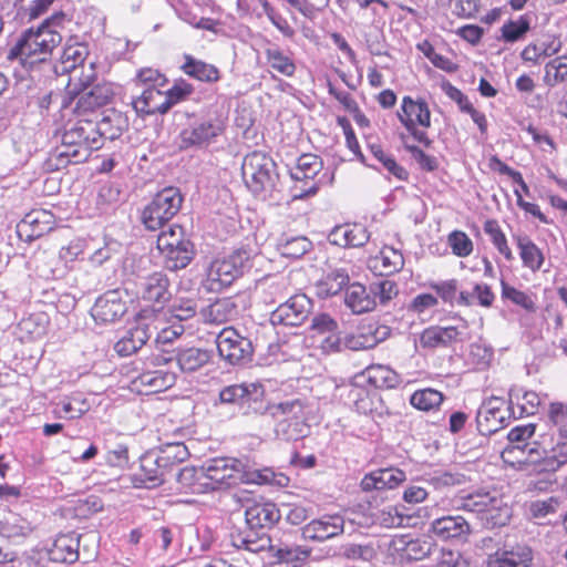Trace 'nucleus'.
Listing matches in <instances>:
<instances>
[{
  "label": "nucleus",
  "mask_w": 567,
  "mask_h": 567,
  "mask_svg": "<svg viewBox=\"0 0 567 567\" xmlns=\"http://www.w3.org/2000/svg\"><path fill=\"white\" fill-rule=\"evenodd\" d=\"M81 537L75 533L59 535L49 551L50 558L59 563H74L79 559Z\"/></svg>",
  "instance_id": "nucleus-34"
},
{
  "label": "nucleus",
  "mask_w": 567,
  "mask_h": 567,
  "mask_svg": "<svg viewBox=\"0 0 567 567\" xmlns=\"http://www.w3.org/2000/svg\"><path fill=\"white\" fill-rule=\"evenodd\" d=\"M187 240L184 229L178 225H172L167 230L161 231L157 236V248L163 252Z\"/></svg>",
  "instance_id": "nucleus-51"
},
{
  "label": "nucleus",
  "mask_w": 567,
  "mask_h": 567,
  "mask_svg": "<svg viewBox=\"0 0 567 567\" xmlns=\"http://www.w3.org/2000/svg\"><path fill=\"white\" fill-rule=\"evenodd\" d=\"M311 241L305 236L287 237L280 243L281 255L289 258H300L311 248Z\"/></svg>",
  "instance_id": "nucleus-49"
},
{
  "label": "nucleus",
  "mask_w": 567,
  "mask_h": 567,
  "mask_svg": "<svg viewBox=\"0 0 567 567\" xmlns=\"http://www.w3.org/2000/svg\"><path fill=\"white\" fill-rule=\"evenodd\" d=\"M93 126L95 127V131L99 134V136H96V140L100 147H102L104 140L113 141L121 134V127L114 126L112 124L111 117L109 116L103 117L99 122L93 121Z\"/></svg>",
  "instance_id": "nucleus-62"
},
{
  "label": "nucleus",
  "mask_w": 567,
  "mask_h": 567,
  "mask_svg": "<svg viewBox=\"0 0 567 567\" xmlns=\"http://www.w3.org/2000/svg\"><path fill=\"white\" fill-rule=\"evenodd\" d=\"M158 455L159 460H162V464H165L172 473L173 465L186 461L189 456V452L185 444L175 443L167 445Z\"/></svg>",
  "instance_id": "nucleus-53"
},
{
  "label": "nucleus",
  "mask_w": 567,
  "mask_h": 567,
  "mask_svg": "<svg viewBox=\"0 0 567 567\" xmlns=\"http://www.w3.org/2000/svg\"><path fill=\"white\" fill-rule=\"evenodd\" d=\"M267 64L284 76L291 78L297 66L293 60L286 55L277 44H270L264 50Z\"/></svg>",
  "instance_id": "nucleus-41"
},
{
  "label": "nucleus",
  "mask_w": 567,
  "mask_h": 567,
  "mask_svg": "<svg viewBox=\"0 0 567 567\" xmlns=\"http://www.w3.org/2000/svg\"><path fill=\"white\" fill-rule=\"evenodd\" d=\"M311 308L312 302L306 295H295L270 313V322L274 326H300L309 317Z\"/></svg>",
  "instance_id": "nucleus-15"
},
{
  "label": "nucleus",
  "mask_w": 567,
  "mask_h": 567,
  "mask_svg": "<svg viewBox=\"0 0 567 567\" xmlns=\"http://www.w3.org/2000/svg\"><path fill=\"white\" fill-rule=\"evenodd\" d=\"M225 128V120L219 116L195 120L179 132L178 146L182 150L206 148L224 134Z\"/></svg>",
  "instance_id": "nucleus-10"
},
{
  "label": "nucleus",
  "mask_w": 567,
  "mask_h": 567,
  "mask_svg": "<svg viewBox=\"0 0 567 567\" xmlns=\"http://www.w3.org/2000/svg\"><path fill=\"white\" fill-rule=\"evenodd\" d=\"M141 384L148 386L152 391L158 392L172 385L174 378L162 371H147L138 377Z\"/></svg>",
  "instance_id": "nucleus-54"
},
{
  "label": "nucleus",
  "mask_w": 567,
  "mask_h": 567,
  "mask_svg": "<svg viewBox=\"0 0 567 567\" xmlns=\"http://www.w3.org/2000/svg\"><path fill=\"white\" fill-rule=\"evenodd\" d=\"M348 400L353 403L359 413L368 414L372 411V402L369 392L361 386H351L348 393Z\"/></svg>",
  "instance_id": "nucleus-61"
},
{
  "label": "nucleus",
  "mask_w": 567,
  "mask_h": 567,
  "mask_svg": "<svg viewBox=\"0 0 567 567\" xmlns=\"http://www.w3.org/2000/svg\"><path fill=\"white\" fill-rule=\"evenodd\" d=\"M251 254L246 248H239L231 254L214 259L206 272L204 287L207 291L218 292L229 287L251 268Z\"/></svg>",
  "instance_id": "nucleus-5"
},
{
  "label": "nucleus",
  "mask_w": 567,
  "mask_h": 567,
  "mask_svg": "<svg viewBox=\"0 0 567 567\" xmlns=\"http://www.w3.org/2000/svg\"><path fill=\"white\" fill-rule=\"evenodd\" d=\"M548 420L557 429L559 439L558 441L565 442L566 437V425H567V412L563 403H551L548 411Z\"/></svg>",
  "instance_id": "nucleus-59"
},
{
  "label": "nucleus",
  "mask_w": 567,
  "mask_h": 567,
  "mask_svg": "<svg viewBox=\"0 0 567 567\" xmlns=\"http://www.w3.org/2000/svg\"><path fill=\"white\" fill-rule=\"evenodd\" d=\"M132 105L140 115L165 114L168 112V103L165 102L164 91L154 85L145 86L141 94L132 100Z\"/></svg>",
  "instance_id": "nucleus-30"
},
{
  "label": "nucleus",
  "mask_w": 567,
  "mask_h": 567,
  "mask_svg": "<svg viewBox=\"0 0 567 567\" xmlns=\"http://www.w3.org/2000/svg\"><path fill=\"white\" fill-rule=\"evenodd\" d=\"M432 530L442 539H450L467 534L470 525L462 516H444L432 523Z\"/></svg>",
  "instance_id": "nucleus-37"
},
{
  "label": "nucleus",
  "mask_w": 567,
  "mask_h": 567,
  "mask_svg": "<svg viewBox=\"0 0 567 567\" xmlns=\"http://www.w3.org/2000/svg\"><path fill=\"white\" fill-rule=\"evenodd\" d=\"M343 554L349 559L364 561H371L377 556V551L371 544H349L344 546Z\"/></svg>",
  "instance_id": "nucleus-63"
},
{
  "label": "nucleus",
  "mask_w": 567,
  "mask_h": 567,
  "mask_svg": "<svg viewBox=\"0 0 567 567\" xmlns=\"http://www.w3.org/2000/svg\"><path fill=\"white\" fill-rule=\"evenodd\" d=\"M114 95V90L110 83H96L87 90L74 96L73 112L81 115L107 104Z\"/></svg>",
  "instance_id": "nucleus-24"
},
{
  "label": "nucleus",
  "mask_w": 567,
  "mask_h": 567,
  "mask_svg": "<svg viewBox=\"0 0 567 567\" xmlns=\"http://www.w3.org/2000/svg\"><path fill=\"white\" fill-rule=\"evenodd\" d=\"M533 560V551L526 545H516L511 549H498L487 556L486 567H529Z\"/></svg>",
  "instance_id": "nucleus-27"
},
{
  "label": "nucleus",
  "mask_w": 567,
  "mask_h": 567,
  "mask_svg": "<svg viewBox=\"0 0 567 567\" xmlns=\"http://www.w3.org/2000/svg\"><path fill=\"white\" fill-rule=\"evenodd\" d=\"M517 245L524 266L532 270L539 269L543 264V255L536 245L527 237H519Z\"/></svg>",
  "instance_id": "nucleus-48"
},
{
  "label": "nucleus",
  "mask_w": 567,
  "mask_h": 567,
  "mask_svg": "<svg viewBox=\"0 0 567 567\" xmlns=\"http://www.w3.org/2000/svg\"><path fill=\"white\" fill-rule=\"evenodd\" d=\"M182 69L187 75L199 81L215 82L219 79V71L215 65L196 60L190 55L185 56Z\"/></svg>",
  "instance_id": "nucleus-43"
},
{
  "label": "nucleus",
  "mask_w": 567,
  "mask_h": 567,
  "mask_svg": "<svg viewBox=\"0 0 567 567\" xmlns=\"http://www.w3.org/2000/svg\"><path fill=\"white\" fill-rule=\"evenodd\" d=\"M167 269L176 271L186 268L194 259L195 249L190 240L179 244L162 252Z\"/></svg>",
  "instance_id": "nucleus-38"
},
{
  "label": "nucleus",
  "mask_w": 567,
  "mask_h": 567,
  "mask_svg": "<svg viewBox=\"0 0 567 567\" xmlns=\"http://www.w3.org/2000/svg\"><path fill=\"white\" fill-rule=\"evenodd\" d=\"M431 288L440 296V298L450 305L454 302L458 306H472L470 292L460 291L457 288V280L451 279L441 282L431 284Z\"/></svg>",
  "instance_id": "nucleus-40"
},
{
  "label": "nucleus",
  "mask_w": 567,
  "mask_h": 567,
  "mask_svg": "<svg viewBox=\"0 0 567 567\" xmlns=\"http://www.w3.org/2000/svg\"><path fill=\"white\" fill-rule=\"evenodd\" d=\"M174 476L183 488H187L192 493H203L207 491L204 484L205 475L202 473V466H185L179 468Z\"/></svg>",
  "instance_id": "nucleus-44"
},
{
  "label": "nucleus",
  "mask_w": 567,
  "mask_h": 567,
  "mask_svg": "<svg viewBox=\"0 0 567 567\" xmlns=\"http://www.w3.org/2000/svg\"><path fill=\"white\" fill-rule=\"evenodd\" d=\"M406 480L404 471L398 467H385L365 474L360 486L364 492L393 489Z\"/></svg>",
  "instance_id": "nucleus-26"
},
{
  "label": "nucleus",
  "mask_w": 567,
  "mask_h": 567,
  "mask_svg": "<svg viewBox=\"0 0 567 567\" xmlns=\"http://www.w3.org/2000/svg\"><path fill=\"white\" fill-rule=\"evenodd\" d=\"M373 298L370 288L360 282H353L346 290L344 305L352 313L362 315L375 308L377 301Z\"/></svg>",
  "instance_id": "nucleus-33"
},
{
  "label": "nucleus",
  "mask_w": 567,
  "mask_h": 567,
  "mask_svg": "<svg viewBox=\"0 0 567 567\" xmlns=\"http://www.w3.org/2000/svg\"><path fill=\"white\" fill-rule=\"evenodd\" d=\"M69 81L65 86V94L61 101V107L68 109L73 104L74 96L83 90L95 85L97 74L94 62H90L69 72Z\"/></svg>",
  "instance_id": "nucleus-23"
},
{
  "label": "nucleus",
  "mask_w": 567,
  "mask_h": 567,
  "mask_svg": "<svg viewBox=\"0 0 567 567\" xmlns=\"http://www.w3.org/2000/svg\"><path fill=\"white\" fill-rule=\"evenodd\" d=\"M443 399L444 396L440 391L425 388L415 391L410 398V403L417 410L432 411L442 404Z\"/></svg>",
  "instance_id": "nucleus-45"
},
{
  "label": "nucleus",
  "mask_w": 567,
  "mask_h": 567,
  "mask_svg": "<svg viewBox=\"0 0 567 567\" xmlns=\"http://www.w3.org/2000/svg\"><path fill=\"white\" fill-rule=\"evenodd\" d=\"M205 475V488L208 491L227 488L239 483L277 484L284 486L288 477L276 474L270 468L251 470L244 460L234 457H216L202 465Z\"/></svg>",
  "instance_id": "nucleus-2"
},
{
  "label": "nucleus",
  "mask_w": 567,
  "mask_h": 567,
  "mask_svg": "<svg viewBox=\"0 0 567 567\" xmlns=\"http://www.w3.org/2000/svg\"><path fill=\"white\" fill-rule=\"evenodd\" d=\"M433 546L431 538L399 535L385 545L382 563L384 567H404L430 556Z\"/></svg>",
  "instance_id": "nucleus-7"
},
{
  "label": "nucleus",
  "mask_w": 567,
  "mask_h": 567,
  "mask_svg": "<svg viewBox=\"0 0 567 567\" xmlns=\"http://www.w3.org/2000/svg\"><path fill=\"white\" fill-rule=\"evenodd\" d=\"M530 29V18L527 14L520 16L517 20H509L503 24L501 32L505 42L514 43L524 38Z\"/></svg>",
  "instance_id": "nucleus-47"
},
{
  "label": "nucleus",
  "mask_w": 567,
  "mask_h": 567,
  "mask_svg": "<svg viewBox=\"0 0 567 567\" xmlns=\"http://www.w3.org/2000/svg\"><path fill=\"white\" fill-rule=\"evenodd\" d=\"M322 163L313 154H302L293 168L290 169V176L298 182L313 179L321 171Z\"/></svg>",
  "instance_id": "nucleus-42"
},
{
  "label": "nucleus",
  "mask_w": 567,
  "mask_h": 567,
  "mask_svg": "<svg viewBox=\"0 0 567 567\" xmlns=\"http://www.w3.org/2000/svg\"><path fill=\"white\" fill-rule=\"evenodd\" d=\"M398 117L413 138L424 146L429 147L432 141L423 130H417L416 126L427 128L431 126V112L427 103L423 100H413L411 96L402 99Z\"/></svg>",
  "instance_id": "nucleus-12"
},
{
  "label": "nucleus",
  "mask_w": 567,
  "mask_h": 567,
  "mask_svg": "<svg viewBox=\"0 0 567 567\" xmlns=\"http://www.w3.org/2000/svg\"><path fill=\"white\" fill-rule=\"evenodd\" d=\"M447 243L457 257H467L473 251V243L464 231H452L447 237Z\"/></svg>",
  "instance_id": "nucleus-56"
},
{
  "label": "nucleus",
  "mask_w": 567,
  "mask_h": 567,
  "mask_svg": "<svg viewBox=\"0 0 567 567\" xmlns=\"http://www.w3.org/2000/svg\"><path fill=\"white\" fill-rule=\"evenodd\" d=\"M96 136L99 134L92 120H79L65 128L62 134L61 145L49 154L45 168L55 172L65 168L70 164L85 162L92 151L99 150Z\"/></svg>",
  "instance_id": "nucleus-3"
},
{
  "label": "nucleus",
  "mask_w": 567,
  "mask_h": 567,
  "mask_svg": "<svg viewBox=\"0 0 567 567\" xmlns=\"http://www.w3.org/2000/svg\"><path fill=\"white\" fill-rule=\"evenodd\" d=\"M467 322L460 318L453 326L426 328L420 337V344L423 348L435 349L449 347L454 342L463 341L467 334Z\"/></svg>",
  "instance_id": "nucleus-17"
},
{
  "label": "nucleus",
  "mask_w": 567,
  "mask_h": 567,
  "mask_svg": "<svg viewBox=\"0 0 567 567\" xmlns=\"http://www.w3.org/2000/svg\"><path fill=\"white\" fill-rule=\"evenodd\" d=\"M59 412L68 419H76L89 411L90 405L85 399L80 395H74L69 400L59 403Z\"/></svg>",
  "instance_id": "nucleus-55"
},
{
  "label": "nucleus",
  "mask_w": 567,
  "mask_h": 567,
  "mask_svg": "<svg viewBox=\"0 0 567 567\" xmlns=\"http://www.w3.org/2000/svg\"><path fill=\"white\" fill-rule=\"evenodd\" d=\"M265 395L264 386L258 382H244L225 386L219 392V402L221 404H234L240 409L250 408L252 404L260 403Z\"/></svg>",
  "instance_id": "nucleus-20"
},
{
  "label": "nucleus",
  "mask_w": 567,
  "mask_h": 567,
  "mask_svg": "<svg viewBox=\"0 0 567 567\" xmlns=\"http://www.w3.org/2000/svg\"><path fill=\"white\" fill-rule=\"evenodd\" d=\"M344 520L338 515H324L312 519L301 528L302 538L311 542H324L343 533Z\"/></svg>",
  "instance_id": "nucleus-22"
},
{
  "label": "nucleus",
  "mask_w": 567,
  "mask_h": 567,
  "mask_svg": "<svg viewBox=\"0 0 567 567\" xmlns=\"http://www.w3.org/2000/svg\"><path fill=\"white\" fill-rule=\"evenodd\" d=\"M127 311L122 291L109 290L100 296L91 309V315L97 323H113Z\"/></svg>",
  "instance_id": "nucleus-19"
},
{
  "label": "nucleus",
  "mask_w": 567,
  "mask_h": 567,
  "mask_svg": "<svg viewBox=\"0 0 567 567\" xmlns=\"http://www.w3.org/2000/svg\"><path fill=\"white\" fill-rule=\"evenodd\" d=\"M308 403L305 399L292 398L270 406V413L276 420L275 433L284 441H298L309 432L307 423Z\"/></svg>",
  "instance_id": "nucleus-4"
},
{
  "label": "nucleus",
  "mask_w": 567,
  "mask_h": 567,
  "mask_svg": "<svg viewBox=\"0 0 567 567\" xmlns=\"http://www.w3.org/2000/svg\"><path fill=\"white\" fill-rule=\"evenodd\" d=\"M511 408L503 398L491 396L483 401L476 414L477 429L483 435H491L507 425Z\"/></svg>",
  "instance_id": "nucleus-14"
},
{
  "label": "nucleus",
  "mask_w": 567,
  "mask_h": 567,
  "mask_svg": "<svg viewBox=\"0 0 567 567\" xmlns=\"http://www.w3.org/2000/svg\"><path fill=\"white\" fill-rule=\"evenodd\" d=\"M184 197L177 187L168 186L157 192L142 210V224L148 230L161 229L182 208Z\"/></svg>",
  "instance_id": "nucleus-8"
},
{
  "label": "nucleus",
  "mask_w": 567,
  "mask_h": 567,
  "mask_svg": "<svg viewBox=\"0 0 567 567\" xmlns=\"http://www.w3.org/2000/svg\"><path fill=\"white\" fill-rule=\"evenodd\" d=\"M171 281L166 274L155 271L142 277L137 284V295L157 309H162L172 298Z\"/></svg>",
  "instance_id": "nucleus-16"
},
{
  "label": "nucleus",
  "mask_w": 567,
  "mask_h": 567,
  "mask_svg": "<svg viewBox=\"0 0 567 567\" xmlns=\"http://www.w3.org/2000/svg\"><path fill=\"white\" fill-rule=\"evenodd\" d=\"M237 313L238 310L235 301L231 298H221L209 305L204 316L206 322L221 324L234 319Z\"/></svg>",
  "instance_id": "nucleus-39"
},
{
  "label": "nucleus",
  "mask_w": 567,
  "mask_h": 567,
  "mask_svg": "<svg viewBox=\"0 0 567 567\" xmlns=\"http://www.w3.org/2000/svg\"><path fill=\"white\" fill-rule=\"evenodd\" d=\"M330 244L340 247H363L370 239V233L361 224L336 226L329 234Z\"/></svg>",
  "instance_id": "nucleus-29"
},
{
  "label": "nucleus",
  "mask_w": 567,
  "mask_h": 567,
  "mask_svg": "<svg viewBox=\"0 0 567 567\" xmlns=\"http://www.w3.org/2000/svg\"><path fill=\"white\" fill-rule=\"evenodd\" d=\"M231 544L236 548H244L251 553L275 549L268 530L262 528H250L246 525L244 530H238L230 535Z\"/></svg>",
  "instance_id": "nucleus-28"
},
{
  "label": "nucleus",
  "mask_w": 567,
  "mask_h": 567,
  "mask_svg": "<svg viewBox=\"0 0 567 567\" xmlns=\"http://www.w3.org/2000/svg\"><path fill=\"white\" fill-rule=\"evenodd\" d=\"M391 329L388 326L371 322L361 326L357 332L342 338L343 349L352 351L374 348L390 336Z\"/></svg>",
  "instance_id": "nucleus-21"
},
{
  "label": "nucleus",
  "mask_w": 567,
  "mask_h": 567,
  "mask_svg": "<svg viewBox=\"0 0 567 567\" xmlns=\"http://www.w3.org/2000/svg\"><path fill=\"white\" fill-rule=\"evenodd\" d=\"M241 172L247 187L256 195L272 189L278 177L274 159L259 151L245 156Z\"/></svg>",
  "instance_id": "nucleus-9"
},
{
  "label": "nucleus",
  "mask_w": 567,
  "mask_h": 567,
  "mask_svg": "<svg viewBox=\"0 0 567 567\" xmlns=\"http://www.w3.org/2000/svg\"><path fill=\"white\" fill-rule=\"evenodd\" d=\"M515 452L522 453L524 456L517 458L518 462L528 464H539L540 471L555 472L560 466L567 463V447L566 442L557 441L556 446L550 451L542 450L539 446H532L530 444L515 445L506 447L503 451V457Z\"/></svg>",
  "instance_id": "nucleus-11"
},
{
  "label": "nucleus",
  "mask_w": 567,
  "mask_h": 567,
  "mask_svg": "<svg viewBox=\"0 0 567 567\" xmlns=\"http://www.w3.org/2000/svg\"><path fill=\"white\" fill-rule=\"evenodd\" d=\"M458 509L481 516L486 525L504 526L508 523L512 511L496 492L477 491L456 499Z\"/></svg>",
  "instance_id": "nucleus-6"
},
{
  "label": "nucleus",
  "mask_w": 567,
  "mask_h": 567,
  "mask_svg": "<svg viewBox=\"0 0 567 567\" xmlns=\"http://www.w3.org/2000/svg\"><path fill=\"white\" fill-rule=\"evenodd\" d=\"M65 14L58 12L43 20L37 28L31 27L21 32L7 53L8 61H17L30 72L52 70L53 50L62 42L61 29Z\"/></svg>",
  "instance_id": "nucleus-1"
},
{
  "label": "nucleus",
  "mask_w": 567,
  "mask_h": 567,
  "mask_svg": "<svg viewBox=\"0 0 567 567\" xmlns=\"http://www.w3.org/2000/svg\"><path fill=\"white\" fill-rule=\"evenodd\" d=\"M193 93V86L184 81L175 83L171 89L164 91L165 102L168 110L181 101L186 100Z\"/></svg>",
  "instance_id": "nucleus-64"
},
{
  "label": "nucleus",
  "mask_w": 567,
  "mask_h": 567,
  "mask_svg": "<svg viewBox=\"0 0 567 567\" xmlns=\"http://www.w3.org/2000/svg\"><path fill=\"white\" fill-rule=\"evenodd\" d=\"M156 332V324L146 318H140L122 338L114 344V350L121 357L137 352Z\"/></svg>",
  "instance_id": "nucleus-18"
},
{
  "label": "nucleus",
  "mask_w": 567,
  "mask_h": 567,
  "mask_svg": "<svg viewBox=\"0 0 567 567\" xmlns=\"http://www.w3.org/2000/svg\"><path fill=\"white\" fill-rule=\"evenodd\" d=\"M169 475L172 473L165 464H162L158 454L151 452L140 458V473L136 476L145 487H156L166 482Z\"/></svg>",
  "instance_id": "nucleus-25"
},
{
  "label": "nucleus",
  "mask_w": 567,
  "mask_h": 567,
  "mask_svg": "<svg viewBox=\"0 0 567 567\" xmlns=\"http://www.w3.org/2000/svg\"><path fill=\"white\" fill-rule=\"evenodd\" d=\"M89 48L84 43H66L60 58V69L53 65L55 72L69 73L85 64Z\"/></svg>",
  "instance_id": "nucleus-36"
},
{
  "label": "nucleus",
  "mask_w": 567,
  "mask_h": 567,
  "mask_svg": "<svg viewBox=\"0 0 567 567\" xmlns=\"http://www.w3.org/2000/svg\"><path fill=\"white\" fill-rule=\"evenodd\" d=\"M350 282V275L346 268H332L316 284L317 296L326 299L338 295Z\"/></svg>",
  "instance_id": "nucleus-35"
},
{
  "label": "nucleus",
  "mask_w": 567,
  "mask_h": 567,
  "mask_svg": "<svg viewBox=\"0 0 567 567\" xmlns=\"http://www.w3.org/2000/svg\"><path fill=\"white\" fill-rule=\"evenodd\" d=\"M566 56H558L550 60L545 66L544 80L546 84L554 86L560 82H564L567 76V63L565 62Z\"/></svg>",
  "instance_id": "nucleus-52"
},
{
  "label": "nucleus",
  "mask_w": 567,
  "mask_h": 567,
  "mask_svg": "<svg viewBox=\"0 0 567 567\" xmlns=\"http://www.w3.org/2000/svg\"><path fill=\"white\" fill-rule=\"evenodd\" d=\"M271 551L275 553V556L280 563L292 564L293 567H297L298 564L306 561L311 553L309 548L298 545H280L278 547L275 546V549H271Z\"/></svg>",
  "instance_id": "nucleus-46"
},
{
  "label": "nucleus",
  "mask_w": 567,
  "mask_h": 567,
  "mask_svg": "<svg viewBox=\"0 0 567 567\" xmlns=\"http://www.w3.org/2000/svg\"><path fill=\"white\" fill-rule=\"evenodd\" d=\"M426 482L435 489L460 485L464 482V475L460 473L437 471L429 475Z\"/></svg>",
  "instance_id": "nucleus-57"
},
{
  "label": "nucleus",
  "mask_w": 567,
  "mask_h": 567,
  "mask_svg": "<svg viewBox=\"0 0 567 567\" xmlns=\"http://www.w3.org/2000/svg\"><path fill=\"white\" fill-rule=\"evenodd\" d=\"M502 296L527 311L535 310V302L528 293L517 290L504 281H502Z\"/></svg>",
  "instance_id": "nucleus-58"
},
{
  "label": "nucleus",
  "mask_w": 567,
  "mask_h": 567,
  "mask_svg": "<svg viewBox=\"0 0 567 567\" xmlns=\"http://www.w3.org/2000/svg\"><path fill=\"white\" fill-rule=\"evenodd\" d=\"M383 269L389 272H396L402 269L404 258L400 250L392 247H384L380 252Z\"/></svg>",
  "instance_id": "nucleus-60"
},
{
  "label": "nucleus",
  "mask_w": 567,
  "mask_h": 567,
  "mask_svg": "<svg viewBox=\"0 0 567 567\" xmlns=\"http://www.w3.org/2000/svg\"><path fill=\"white\" fill-rule=\"evenodd\" d=\"M216 344L220 358L233 365L249 362L254 354L251 340L230 327L218 333Z\"/></svg>",
  "instance_id": "nucleus-13"
},
{
  "label": "nucleus",
  "mask_w": 567,
  "mask_h": 567,
  "mask_svg": "<svg viewBox=\"0 0 567 567\" xmlns=\"http://www.w3.org/2000/svg\"><path fill=\"white\" fill-rule=\"evenodd\" d=\"M371 295L377 303L386 305L398 296V285L390 279H381L370 285Z\"/></svg>",
  "instance_id": "nucleus-50"
},
{
  "label": "nucleus",
  "mask_w": 567,
  "mask_h": 567,
  "mask_svg": "<svg viewBox=\"0 0 567 567\" xmlns=\"http://www.w3.org/2000/svg\"><path fill=\"white\" fill-rule=\"evenodd\" d=\"M280 518L279 509L274 503H252L245 511L246 525L250 528L268 530Z\"/></svg>",
  "instance_id": "nucleus-31"
},
{
  "label": "nucleus",
  "mask_w": 567,
  "mask_h": 567,
  "mask_svg": "<svg viewBox=\"0 0 567 567\" xmlns=\"http://www.w3.org/2000/svg\"><path fill=\"white\" fill-rule=\"evenodd\" d=\"M174 359L183 373H193L210 362L212 352L197 347L181 348L176 350Z\"/></svg>",
  "instance_id": "nucleus-32"
}]
</instances>
